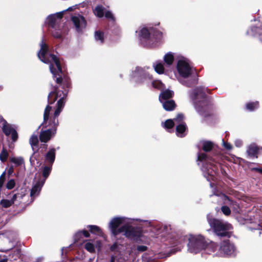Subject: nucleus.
<instances>
[{
	"instance_id": "5",
	"label": "nucleus",
	"mask_w": 262,
	"mask_h": 262,
	"mask_svg": "<svg viewBox=\"0 0 262 262\" xmlns=\"http://www.w3.org/2000/svg\"><path fill=\"white\" fill-rule=\"evenodd\" d=\"M207 220L210 226L213 228L214 232L217 236L230 237L229 230L232 228L230 224L211 218L209 214L207 215Z\"/></svg>"
},
{
	"instance_id": "22",
	"label": "nucleus",
	"mask_w": 262,
	"mask_h": 262,
	"mask_svg": "<svg viewBox=\"0 0 262 262\" xmlns=\"http://www.w3.org/2000/svg\"><path fill=\"white\" fill-rule=\"evenodd\" d=\"M153 67L154 68V69L155 71L161 74L164 73V68L163 64L159 61L156 62L154 65Z\"/></svg>"
},
{
	"instance_id": "31",
	"label": "nucleus",
	"mask_w": 262,
	"mask_h": 262,
	"mask_svg": "<svg viewBox=\"0 0 262 262\" xmlns=\"http://www.w3.org/2000/svg\"><path fill=\"white\" fill-rule=\"evenodd\" d=\"M8 157V153L7 151L5 148H3L0 154V160L2 162H4L6 161Z\"/></svg>"
},
{
	"instance_id": "43",
	"label": "nucleus",
	"mask_w": 262,
	"mask_h": 262,
	"mask_svg": "<svg viewBox=\"0 0 262 262\" xmlns=\"http://www.w3.org/2000/svg\"><path fill=\"white\" fill-rule=\"evenodd\" d=\"M222 145L227 150L232 149V145L229 143L225 142L224 140H222Z\"/></svg>"
},
{
	"instance_id": "18",
	"label": "nucleus",
	"mask_w": 262,
	"mask_h": 262,
	"mask_svg": "<svg viewBox=\"0 0 262 262\" xmlns=\"http://www.w3.org/2000/svg\"><path fill=\"white\" fill-rule=\"evenodd\" d=\"M163 102H161L164 108L167 111H172L176 107V104L173 100H167L162 101Z\"/></svg>"
},
{
	"instance_id": "32",
	"label": "nucleus",
	"mask_w": 262,
	"mask_h": 262,
	"mask_svg": "<svg viewBox=\"0 0 262 262\" xmlns=\"http://www.w3.org/2000/svg\"><path fill=\"white\" fill-rule=\"evenodd\" d=\"M83 234L84 237H88L90 236L89 233L86 230L78 232L75 234V239L78 241L80 239V236Z\"/></svg>"
},
{
	"instance_id": "54",
	"label": "nucleus",
	"mask_w": 262,
	"mask_h": 262,
	"mask_svg": "<svg viewBox=\"0 0 262 262\" xmlns=\"http://www.w3.org/2000/svg\"><path fill=\"white\" fill-rule=\"evenodd\" d=\"M30 162L31 163H32V162H33V158H30Z\"/></svg>"
},
{
	"instance_id": "44",
	"label": "nucleus",
	"mask_w": 262,
	"mask_h": 262,
	"mask_svg": "<svg viewBox=\"0 0 262 262\" xmlns=\"http://www.w3.org/2000/svg\"><path fill=\"white\" fill-rule=\"evenodd\" d=\"M110 249L112 251H118L119 249V245H118L117 243H115L111 247Z\"/></svg>"
},
{
	"instance_id": "3",
	"label": "nucleus",
	"mask_w": 262,
	"mask_h": 262,
	"mask_svg": "<svg viewBox=\"0 0 262 262\" xmlns=\"http://www.w3.org/2000/svg\"><path fill=\"white\" fill-rule=\"evenodd\" d=\"M38 57L43 62L50 64V71L54 77L59 75V77H56V81L60 83L62 81L61 77L59 75V73L62 72L60 61L56 56L49 53L48 47L43 40L40 43V50L38 53Z\"/></svg>"
},
{
	"instance_id": "55",
	"label": "nucleus",
	"mask_w": 262,
	"mask_h": 262,
	"mask_svg": "<svg viewBox=\"0 0 262 262\" xmlns=\"http://www.w3.org/2000/svg\"><path fill=\"white\" fill-rule=\"evenodd\" d=\"M213 183H210V186H211V187H212V186H213Z\"/></svg>"
},
{
	"instance_id": "8",
	"label": "nucleus",
	"mask_w": 262,
	"mask_h": 262,
	"mask_svg": "<svg viewBox=\"0 0 262 262\" xmlns=\"http://www.w3.org/2000/svg\"><path fill=\"white\" fill-rule=\"evenodd\" d=\"M177 69L180 76L183 78L188 77L192 73L189 60L183 57L178 61Z\"/></svg>"
},
{
	"instance_id": "7",
	"label": "nucleus",
	"mask_w": 262,
	"mask_h": 262,
	"mask_svg": "<svg viewBox=\"0 0 262 262\" xmlns=\"http://www.w3.org/2000/svg\"><path fill=\"white\" fill-rule=\"evenodd\" d=\"M151 31H149L146 28H142L139 29V36L140 41L143 44L145 45H151L154 43V41H157L160 39L162 36V32L157 31L155 32L153 37L150 35V33Z\"/></svg>"
},
{
	"instance_id": "30",
	"label": "nucleus",
	"mask_w": 262,
	"mask_h": 262,
	"mask_svg": "<svg viewBox=\"0 0 262 262\" xmlns=\"http://www.w3.org/2000/svg\"><path fill=\"white\" fill-rule=\"evenodd\" d=\"M95 38L96 40L99 41L101 43H102L104 39L103 33L100 31H96L95 33Z\"/></svg>"
},
{
	"instance_id": "52",
	"label": "nucleus",
	"mask_w": 262,
	"mask_h": 262,
	"mask_svg": "<svg viewBox=\"0 0 262 262\" xmlns=\"http://www.w3.org/2000/svg\"><path fill=\"white\" fill-rule=\"evenodd\" d=\"M7 258H2L0 259V262H7Z\"/></svg>"
},
{
	"instance_id": "41",
	"label": "nucleus",
	"mask_w": 262,
	"mask_h": 262,
	"mask_svg": "<svg viewBox=\"0 0 262 262\" xmlns=\"http://www.w3.org/2000/svg\"><path fill=\"white\" fill-rule=\"evenodd\" d=\"M203 92H204V89L203 88H198L195 91V95H194V97H196L197 96H199V95L200 94L201 95V97H203Z\"/></svg>"
},
{
	"instance_id": "1",
	"label": "nucleus",
	"mask_w": 262,
	"mask_h": 262,
	"mask_svg": "<svg viewBox=\"0 0 262 262\" xmlns=\"http://www.w3.org/2000/svg\"><path fill=\"white\" fill-rule=\"evenodd\" d=\"M67 94V91L66 90L64 91H57L56 89L55 91L49 93L48 95L49 104H51L53 103L58 98H59V99L57 102V108L55 110L53 115L50 116L52 107L49 105H47L45 110L42 124L46 126H51L53 128L41 132L39 139L41 142H47L55 134L56 131V127L58 124L57 117L64 107V98Z\"/></svg>"
},
{
	"instance_id": "49",
	"label": "nucleus",
	"mask_w": 262,
	"mask_h": 262,
	"mask_svg": "<svg viewBox=\"0 0 262 262\" xmlns=\"http://www.w3.org/2000/svg\"><path fill=\"white\" fill-rule=\"evenodd\" d=\"M252 170H255L256 171H258V172L262 173V168H252Z\"/></svg>"
},
{
	"instance_id": "40",
	"label": "nucleus",
	"mask_w": 262,
	"mask_h": 262,
	"mask_svg": "<svg viewBox=\"0 0 262 262\" xmlns=\"http://www.w3.org/2000/svg\"><path fill=\"white\" fill-rule=\"evenodd\" d=\"M15 181L13 179L10 180L7 183V188L9 189H11L15 186Z\"/></svg>"
},
{
	"instance_id": "20",
	"label": "nucleus",
	"mask_w": 262,
	"mask_h": 262,
	"mask_svg": "<svg viewBox=\"0 0 262 262\" xmlns=\"http://www.w3.org/2000/svg\"><path fill=\"white\" fill-rule=\"evenodd\" d=\"M200 145L202 146L203 149L205 151H209L211 150L213 147V143L210 141H201L200 143Z\"/></svg>"
},
{
	"instance_id": "9",
	"label": "nucleus",
	"mask_w": 262,
	"mask_h": 262,
	"mask_svg": "<svg viewBox=\"0 0 262 262\" xmlns=\"http://www.w3.org/2000/svg\"><path fill=\"white\" fill-rule=\"evenodd\" d=\"M132 76L135 81L139 83H148L152 80L151 76L144 70L139 67L136 68L135 70L133 71Z\"/></svg>"
},
{
	"instance_id": "2",
	"label": "nucleus",
	"mask_w": 262,
	"mask_h": 262,
	"mask_svg": "<svg viewBox=\"0 0 262 262\" xmlns=\"http://www.w3.org/2000/svg\"><path fill=\"white\" fill-rule=\"evenodd\" d=\"M129 219L124 217H117L113 219L109 223V228L115 236L123 233V235L132 240L137 241L142 235L140 228L129 225Z\"/></svg>"
},
{
	"instance_id": "25",
	"label": "nucleus",
	"mask_w": 262,
	"mask_h": 262,
	"mask_svg": "<svg viewBox=\"0 0 262 262\" xmlns=\"http://www.w3.org/2000/svg\"><path fill=\"white\" fill-rule=\"evenodd\" d=\"M258 148L255 144H251L248 147V154L250 156H255L258 152Z\"/></svg>"
},
{
	"instance_id": "42",
	"label": "nucleus",
	"mask_w": 262,
	"mask_h": 262,
	"mask_svg": "<svg viewBox=\"0 0 262 262\" xmlns=\"http://www.w3.org/2000/svg\"><path fill=\"white\" fill-rule=\"evenodd\" d=\"M5 176L6 172L4 171L0 176V189H1L5 181Z\"/></svg>"
},
{
	"instance_id": "14",
	"label": "nucleus",
	"mask_w": 262,
	"mask_h": 262,
	"mask_svg": "<svg viewBox=\"0 0 262 262\" xmlns=\"http://www.w3.org/2000/svg\"><path fill=\"white\" fill-rule=\"evenodd\" d=\"M72 20L78 32H80L86 27V23L85 20L83 16L79 14H75L72 16Z\"/></svg>"
},
{
	"instance_id": "51",
	"label": "nucleus",
	"mask_w": 262,
	"mask_h": 262,
	"mask_svg": "<svg viewBox=\"0 0 262 262\" xmlns=\"http://www.w3.org/2000/svg\"><path fill=\"white\" fill-rule=\"evenodd\" d=\"M144 223H145V225L146 226H152L151 225V223L150 222H148V221H144Z\"/></svg>"
},
{
	"instance_id": "39",
	"label": "nucleus",
	"mask_w": 262,
	"mask_h": 262,
	"mask_svg": "<svg viewBox=\"0 0 262 262\" xmlns=\"http://www.w3.org/2000/svg\"><path fill=\"white\" fill-rule=\"evenodd\" d=\"M105 16L107 19H109L113 21L115 20V17L113 13L110 11H107L105 12Z\"/></svg>"
},
{
	"instance_id": "19",
	"label": "nucleus",
	"mask_w": 262,
	"mask_h": 262,
	"mask_svg": "<svg viewBox=\"0 0 262 262\" xmlns=\"http://www.w3.org/2000/svg\"><path fill=\"white\" fill-rule=\"evenodd\" d=\"M173 93L169 90L163 91L161 93L159 96V100L160 102L162 101L167 100L168 99L172 97Z\"/></svg>"
},
{
	"instance_id": "13",
	"label": "nucleus",
	"mask_w": 262,
	"mask_h": 262,
	"mask_svg": "<svg viewBox=\"0 0 262 262\" xmlns=\"http://www.w3.org/2000/svg\"><path fill=\"white\" fill-rule=\"evenodd\" d=\"M184 119V116L182 114H178L177 117L174 119V121L176 124L179 123V124L177 126L176 131L177 136L180 137H182L184 136V132L186 129V125L185 123L181 122Z\"/></svg>"
},
{
	"instance_id": "16",
	"label": "nucleus",
	"mask_w": 262,
	"mask_h": 262,
	"mask_svg": "<svg viewBox=\"0 0 262 262\" xmlns=\"http://www.w3.org/2000/svg\"><path fill=\"white\" fill-rule=\"evenodd\" d=\"M45 182V180H43L41 181H38L32 187L31 191V196L35 197L38 195L41 189Z\"/></svg>"
},
{
	"instance_id": "48",
	"label": "nucleus",
	"mask_w": 262,
	"mask_h": 262,
	"mask_svg": "<svg viewBox=\"0 0 262 262\" xmlns=\"http://www.w3.org/2000/svg\"><path fill=\"white\" fill-rule=\"evenodd\" d=\"M13 171H14L13 166H11L9 167V168L8 170V174L9 176L11 175L13 173Z\"/></svg>"
},
{
	"instance_id": "24",
	"label": "nucleus",
	"mask_w": 262,
	"mask_h": 262,
	"mask_svg": "<svg viewBox=\"0 0 262 262\" xmlns=\"http://www.w3.org/2000/svg\"><path fill=\"white\" fill-rule=\"evenodd\" d=\"M94 13L98 17H102L104 15V8L102 6H97L94 10Z\"/></svg>"
},
{
	"instance_id": "45",
	"label": "nucleus",
	"mask_w": 262,
	"mask_h": 262,
	"mask_svg": "<svg viewBox=\"0 0 262 262\" xmlns=\"http://www.w3.org/2000/svg\"><path fill=\"white\" fill-rule=\"evenodd\" d=\"M196 80L193 79L192 83L189 82H181L184 85H185L187 86H191L192 84L196 83Z\"/></svg>"
},
{
	"instance_id": "37",
	"label": "nucleus",
	"mask_w": 262,
	"mask_h": 262,
	"mask_svg": "<svg viewBox=\"0 0 262 262\" xmlns=\"http://www.w3.org/2000/svg\"><path fill=\"white\" fill-rule=\"evenodd\" d=\"M152 85L157 89H161L162 88L163 84L160 81H151Z\"/></svg>"
},
{
	"instance_id": "21",
	"label": "nucleus",
	"mask_w": 262,
	"mask_h": 262,
	"mask_svg": "<svg viewBox=\"0 0 262 262\" xmlns=\"http://www.w3.org/2000/svg\"><path fill=\"white\" fill-rule=\"evenodd\" d=\"M52 165H50L49 164H47L46 165H43L42 167V176L44 177V179L45 180L49 176L51 170H52Z\"/></svg>"
},
{
	"instance_id": "34",
	"label": "nucleus",
	"mask_w": 262,
	"mask_h": 262,
	"mask_svg": "<svg viewBox=\"0 0 262 262\" xmlns=\"http://www.w3.org/2000/svg\"><path fill=\"white\" fill-rule=\"evenodd\" d=\"M13 204V200H2L1 201V204L3 207L5 208H7L10 207Z\"/></svg>"
},
{
	"instance_id": "35",
	"label": "nucleus",
	"mask_w": 262,
	"mask_h": 262,
	"mask_svg": "<svg viewBox=\"0 0 262 262\" xmlns=\"http://www.w3.org/2000/svg\"><path fill=\"white\" fill-rule=\"evenodd\" d=\"M50 31L54 37L58 38L61 37V31L59 28L52 29Z\"/></svg>"
},
{
	"instance_id": "50",
	"label": "nucleus",
	"mask_w": 262,
	"mask_h": 262,
	"mask_svg": "<svg viewBox=\"0 0 262 262\" xmlns=\"http://www.w3.org/2000/svg\"><path fill=\"white\" fill-rule=\"evenodd\" d=\"M16 198H17V195L16 194H15L13 195V197L11 200H13V203H14Z\"/></svg>"
},
{
	"instance_id": "12",
	"label": "nucleus",
	"mask_w": 262,
	"mask_h": 262,
	"mask_svg": "<svg viewBox=\"0 0 262 262\" xmlns=\"http://www.w3.org/2000/svg\"><path fill=\"white\" fill-rule=\"evenodd\" d=\"M214 196L216 198V200L219 203H223L224 204H229L232 206L234 210L236 212L239 211L238 204L236 202L231 201L226 195L220 193L219 194H214Z\"/></svg>"
},
{
	"instance_id": "28",
	"label": "nucleus",
	"mask_w": 262,
	"mask_h": 262,
	"mask_svg": "<svg viewBox=\"0 0 262 262\" xmlns=\"http://www.w3.org/2000/svg\"><path fill=\"white\" fill-rule=\"evenodd\" d=\"M38 143V139L37 135H33L30 139V143L34 149V146H37Z\"/></svg>"
},
{
	"instance_id": "36",
	"label": "nucleus",
	"mask_w": 262,
	"mask_h": 262,
	"mask_svg": "<svg viewBox=\"0 0 262 262\" xmlns=\"http://www.w3.org/2000/svg\"><path fill=\"white\" fill-rule=\"evenodd\" d=\"M174 124H176V122H174L172 120L168 119L165 121L164 126L165 128L170 129L173 126Z\"/></svg>"
},
{
	"instance_id": "10",
	"label": "nucleus",
	"mask_w": 262,
	"mask_h": 262,
	"mask_svg": "<svg viewBox=\"0 0 262 262\" xmlns=\"http://www.w3.org/2000/svg\"><path fill=\"white\" fill-rule=\"evenodd\" d=\"M236 249L234 246L228 240L223 241L220 246L219 254L221 256L226 255L234 256Z\"/></svg>"
},
{
	"instance_id": "33",
	"label": "nucleus",
	"mask_w": 262,
	"mask_h": 262,
	"mask_svg": "<svg viewBox=\"0 0 262 262\" xmlns=\"http://www.w3.org/2000/svg\"><path fill=\"white\" fill-rule=\"evenodd\" d=\"M88 228L90 229V231L95 234H100V229L99 227L95 225H89Z\"/></svg>"
},
{
	"instance_id": "29",
	"label": "nucleus",
	"mask_w": 262,
	"mask_h": 262,
	"mask_svg": "<svg viewBox=\"0 0 262 262\" xmlns=\"http://www.w3.org/2000/svg\"><path fill=\"white\" fill-rule=\"evenodd\" d=\"M84 247L85 249L91 253L95 252V247L94 244L89 242L85 244Z\"/></svg>"
},
{
	"instance_id": "6",
	"label": "nucleus",
	"mask_w": 262,
	"mask_h": 262,
	"mask_svg": "<svg viewBox=\"0 0 262 262\" xmlns=\"http://www.w3.org/2000/svg\"><path fill=\"white\" fill-rule=\"evenodd\" d=\"M188 250L192 253H197L207 247V244L203 236L190 235L188 238Z\"/></svg>"
},
{
	"instance_id": "26",
	"label": "nucleus",
	"mask_w": 262,
	"mask_h": 262,
	"mask_svg": "<svg viewBox=\"0 0 262 262\" xmlns=\"http://www.w3.org/2000/svg\"><path fill=\"white\" fill-rule=\"evenodd\" d=\"M10 160L11 162L14 163L16 166H19L24 164V161L21 157H12Z\"/></svg>"
},
{
	"instance_id": "4",
	"label": "nucleus",
	"mask_w": 262,
	"mask_h": 262,
	"mask_svg": "<svg viewBox=\"0 0 262 262\" xmlns=\"http://www.w3.org/2000/svg\"><path fill=\"white\" fill-rule=\"evenodd\" d=\"M198 159L199 161L205 163L202 167L204 177L209 181H214L215 179L214 174L216 169V162L214 159L208 157L206 154L204 153L198 154Z\"/></svg>"
},
{
	"instance_id": "17",
	"label": "nucleus",
	"mask_w": 262,
	"mask_h": 262,
	"mask_svg": "<svg viewBox=\"0 0 262 262\" xmlns=\"http://www.w3.org/2000/svg\"><path fill=\"white\" fill-rule=\"evenodd\" d=\"M55 158V149H50L46 154L45 157V163L47 164L52 165Z\"/></svg>"
},
{
	"instance_id": "47",
	"label": "nucleus",
	"mask_w": 262,
	"mask_h": 262,
	"mask_svg": "<svg viewBox=\"0 0 262 262\" xmlns=\"http://www.w3.org/2000/svg\"><path fill=\"white\" fill-rule=\"evenodd\" d=\"M235 145L236 146L239 147L242 145V141L239 139L235 141Z\"/></svg>"
},
{
	"instance_id": "27",
	"label": "nucleus",
	"mask_w": 262,
	"mask_h": 262,
	"mask_svg": "<svg viewBox=\"0 0 262 262\" xmlns=\"http://www.w3.org/2000/svg\"><path fill=\"white\" fill-rule=\"evenodd\" d=\"M259 105L258 102H251L246 104V108L250 111H253L258 108Z\"/></svg>"
},
{
	"instance_id": "23",
	"label": "nucleus",
	"mask_w": 262,
	"mask_h": 262,
	"mask_svg": "<svg viewBox=\"0 0 262 262\" xmlns=\"http://www.w3.org/2000/svg\"><path fill=\"white\" fill-rule=\"evenodd\" d=\"M174 60V56L172 53L169 52L165 54L164 57V60L165 63L168 65L170 66L172 64Z\"/></svg>"
},
{
	"instance_id": "11",
	"label": "nucleus",
	"mask_w": 262,
	"mask_h": 262,
	"mask_svg": "<svg viewBox=\"0 0 262 262\" xmlns=\"http://www.w3.org/2000/svg\"><path fill=\"white\" fill-rule=\"evenodd\" d=\"M63 13L59 12L49 16L47 18L48 25L52 29L60 28L59 24L62 18Z\"/></svg>"
},
{
	"instance_id": "46",
	"label": "nucleus",
	"mask_w": 262,
	"mask_h": 262,
	"mask_svg": "<svg viewBox=\"0 0 262 262\" xmlns=\"http://www.w3.org/2000/svg\"><path fill=\"white\" fill-rule=\"evenodd\" d=\"M147 247L145 246H138L137 247V250L138 251L143 252L146 251Z\"/></svg>"
},
{
	"instance_id": "15",
	"label": "nucleus",
	"mask_w": 262,
	"mask_h": 262,
	"mask_svg": "<svg viewBox=\"0 0 262 262\" xmlns=\"http://www.w3.org/2000/svg\"><path fill=\"white\" fill-rule=\"evenodd\" d=\"M3 130L6 136L11 135L13 141H15L17 140V134L16 130L5 121L3 123Z\"/></svg>"
},
{
	"instance_id": "38",
	"label": "nucleus",
	"mask_w": 262,
	"mask_h": 262,
	"mask_svg": "<svg viewBox=\"0 0 262 262\" xmlns=\"http://www.w3.org/2000/svg\"><path fill=\"white\" fill-rule=\"evenodd\" d=\"M221 210L223 212V213L226 215H229L231 211L229 207H228L226 206H223L221 208Z\"/></svg>"
},
{
	"instance_id": "53",
	"label": "nucleus",
	"mask_w": 262,
	"mask_h": 262,
	"mask_svg": "<svg viewBox=\"0 0 262 262\" xmlns=\"http://www.w3.org/2000/svg\"><path fill=\"white\" fill-rule=\"evenodd\" d=\"M115 257L114 256H112L111 257V262H115Z\"/></svg>"
}]
</instances>
